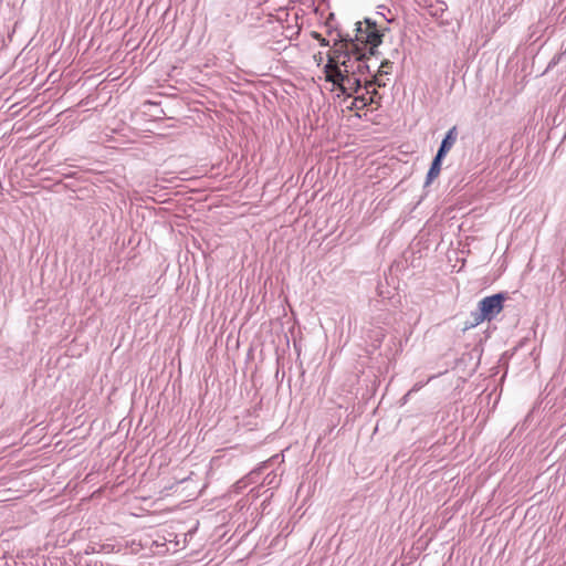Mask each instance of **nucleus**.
Returning <instances> with one entry per match:
<instances>
[{"label":"nucleus","mask_w":566,"mask_h":566,"mask_svg":"<svg viewBox=\"0 0 566 566\" xmlns=\"http://www.w3.org/2000/svg\"><path fill=\"white\" fill-rule=\"evenodd\" d=\"M247 483L244 482V480H240L238 481L233 488L235 489L237 492L241 491L243 488H245Z\"/></svg>","instance_id":"13"},{"label":"nucleus","mask_w":566,"mask_h":566,"mask_svg":"<svg viewBox=\"0 0 566 566\" xmlns=\"http://www.w3.org/2000/svg\"><path fill=\"white\" fill-rule=\"evenodd\" d=\"M360 87H361V81H360L359 76H355V74H353V75L344 74L340 86H339V91L343 94H346L347 96H352V94L358 92L360 90Z\"/></svg>","instance_id":"3"},{"label":"nucleus","mask_w":566,"mask_h":566,"mask_svg":"<svg viewBox=\"0 0 566 566\" xmlns=\"http://www.w3.org/2000/svg\"><path fill=\"white\" fill-rule=\"evenodd\" d=\"M457 137H458V130H457V127L453 126L447 132L446 136L443 137V139L439 146L437 154L446 157L447 154L450 151V149L453 147V145L457 140Z\"/></svg>","instance_id":"5"},{"label":"nucleus","mask_w":566,"mask_h":566,"mask_svg":"<svg viewBox=\"0 0 566 566\" xmlns=\"http://www.w3.org/2000/svg\"><path fill=\"white\" fill-rule=\"evenodd\" d=\"M355 36L349 34H338L334 41L332 50L327 55L325 69L339 66L342 60L347 55L358 54L364 56L361 45H369L368 52L371 55H378V46L382 43L384 33L377 28L375 21L366 18L364 22H356Z\"/></svg>","instance_id":"1"},{"label":"nucleus","mask_w":566,"mask_h":566,"mask_svg":"<svg viewBox=\"0 0 566 566\" xmlns=\"http://www.w3.org/2000/svg\"><path fill=\"white\" fill-rule=\"evenodd\" d=\"M314 38L319 41V44L322 46H328L329 45V42L326 39H324L321 34L314 33Z\"/></svg>","instance_id":"12"},{"label":"nucleus","mask_w":566,"mask_h":566,"mask_svg":"<svg viewBox=\"0 0 566 566\" xmlns=\"http://www.w3.org/2000/svg\"><path fill=\"white\" fill-rule=\"evenodd\" d=\"M448 7L443 1H437L428 7V12L433 18H441L447 11Z\"/></svg>","instance_id":"8"},{"label":"nucleus","mask_w":566,"mask_h":566,"mask_svg":"<svg viewBox=\"0 0 566 566\" xmlns=\"http://www.w3.org/2000/svg\"><path fill=\"white\" fill-rule=\"evenodd\" d=\"M369 45H361V52L364 53V56H359L358 54H353L355 57L356 66L354 69L355 76H358L359 74H365L366 72H370V65L367 63V60H369L371 54L368 52Z\"/></svg>","instance_id":"4"},{"label":"nucleus","mask_w":566,"mask_h":566,"mask_svg":"<svg viewBox=\"0 0 566 566\" xmlns=\"http://www.w3.org/2000/svg\"><path fill=\"white\" fill-rule=\"evenodd\" d=\"M324 72L326 81L333 83L335 86L339 88L344 76V72L342 71V69L339 66L332 65V67L329 69L324 67Z\"/></svg>","instance_id":"7"},{"label":"nucleus","mask_w":566,"mask_h":566,"mask_svg":"<svg viewBox=\"0 0 566 566\" xmlns=\"http://www.w3.org/2000/svg\"><path fill=\"white\" fill-rule=\"evenodd\" d=\"M505 295L503 293L486 296L479 302V308L472 312V326L479 325L484 321H492L503 310Z\"/></svg>","instance_id":"2"},{"label":"nucleus","mask_w":566,"mask_h":566,"mask_svg":"<svg viewBox=\"0 0 566 566\" xmlns=\"http://www.w3.org/2000/svg\"><path fill=\"white\" fill-rule=\"evenodd\" d=\"M392 67V62H390L389 60H384L380 65H379V70L378 72L380 74H388L389 73V70Z\"/></svg>","instance_id":"11"},{"label":"nucleus","mask_w":566,"mask_h":566,"mask_svg":"<svg viewBox=\"0 0 566 566\" xmlns=\"http://www.w3.org/2000/svg\"><path fill=\"white\" fill-rule=\"evenodd\" d=\"M377 84H378V86H385L386 85L385 83H380L378 81H377Z\"/></svg>","instance_id":"14"},{"label":"nucleus","mask_w":566,"mask_h":566,"mask_svg":"<svg viewBox=\"0 0 566 566\" xmlns=\"http://www.w3.org/2000/svg\"><path fill=\"white\" fill-rule=\"evenodd\" d=\"M374 102L373 97L367 98L365 95L357 96L353 99L348 106L349 109H361Z\"/></svg>","instance_id":"10"},{"label":"nucleus","mask_w":566,"mask_h":566,"mask_svg":"<svg viewBox=\"0 0 566 566\" xmlns=\"http://www.w3.org/2000/svg\"><path fill=\"white\" fill-rule=\"evenodd\" d=\"M443 159H444L443 156L436 154V156L433 157V159L431 161L430 168L427 172L424 187L429 186L439 176V174L441 171V166H442Z\"/></svg>","instance_id":"6"},{"label":"nucleus","mask_w":566,"mask_h":566,"mask_svg":"<svg viewBox=\"0 0 566 566\" xmlns=\"http://www.w3.org/2000/svg\"><path fill=\"white\" fill-rule=\"evenodd\" d=\"M355 57L354 55H347L342 62L339 63V67L344 72V74L353 75L355 74Z\"/></svg>","instance_id":"9"}]
</instances>
